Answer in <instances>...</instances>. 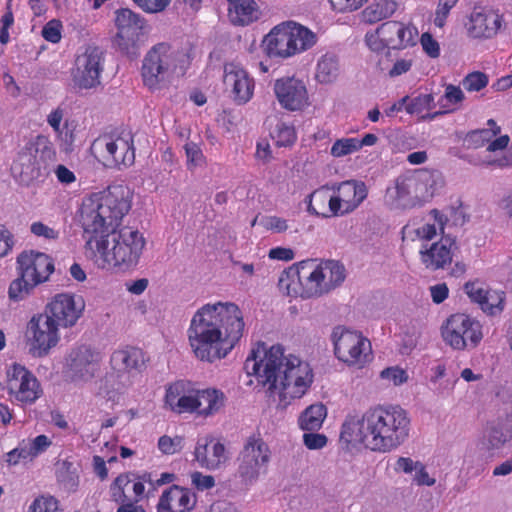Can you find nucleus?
Segmentation results:
<instances>
[{"instance_id": "f257e3e1", "label": "nucleus", "mask_w": 512, "mask_h": 512, "mask_svg": "<svg viewBox=\"0 0 512 512\" xmlns=\"http://www.w3.org/2000/svg\"><path fill=\"white\" fill-rule=\"evenodd\" d=\"M133 193L124 185L85 197L79 221L85 235V255L102 270L126 272L137 266L146 246L136 228L118 229L132 207Z\"/></svg>"}, {"instance_id": "f03ea898", "label": "nucleus", "mask_w": 512, "mask_h": 512, "mask_svg": "<svg viewBox=\"0 0 512 512\" xmlns=\"http://www.w3.org/2000/svg\"><path fill=\"white\" fill-rule=\"evenodd\" d=\"M240 307L231 301L208 302L192 315L186 335L193 356L205 363L226 358L243 337Z\"/></svg>"}, {"instance_id": "7ed1b4c3", "label": "nucleus", "mask_w": 512, "mask_h": 512, "mask_svg": "<svg viewBox=\"0 0 512 512\" xmlns=\"http://www.w3.org/2000/svg\"><path fill=\"white\" fill-rule=\"evenodd\" d=\"M244 369L258 385L276 392L283 408L302 398L314 379L309 363L294 354H285L280 344L258 342L246 358Z\"/></svg>"}, {"instance_id": "20e7f679", "label": "nucleus", "mask_w": 512, "mask_h": 512, "mask_svg": "<svg viewBox=\"0 0 512 512\" xmlns=\"http://www.w3.org/2000/svg\"><path fill=\"white\" fill-rule=\"evenodd\" d=\"M411 419L399 405H377L361 416H348L340 432L347 446H361L375 453L397 450L409 438Z\"/></svg>"}, {"instance_id": "39448f33", "label": "nucleus", "mask_w": 512, "mask_h": 512, "mask_svg": "<svg viewBox=\"0 0 512 512\" xmlns=\"http://www.w3.org/2000/svg\"><path fill=\"white\" fill-rule=\"evenodd\" d=\"M444 185L436 170H419L398 176L387 188L384 203L391 209H410L429 202Z\"/></svg>"}, {"instance_id": "423d86ee", "label": "nucleus", "mask_w": 512, "mask_h": 512, "mask_svg": "<svg viewBox=\"0 0 512 512\" xmlns=\"http://www.w3.org/2000/svg\"><path fill=\"white\" fill-rule=\"evenodd\" d=\"M164 403L174 413H191L208 418L224 408L226 396L219 389H200L191 381L178 380L166 387Z\"/></svg>"}, {"instance_id": "0eeeda50", "label": "nucleus", "mask_w": 512, "mask_h": 512, "mask_svg": "<svg viewBox=\"0 0 512 512\" xmlns=\"http://www.w3.org/2000/svg\"><path fill=\"white\" fill-rule=\"evenodd\" d=\"M189 63V55L184 50L176 49L167 43H158L143 58V83L150 91H159L175 77L183 76Z\"/></svg>"}, {"instance_id": "6e6552de", "label": "nucleus", "mask_w": 512, "mask_h": 512, "mask_svg": "<svg viewBox=\"0 0 512 512\" xmlns=\"http://www.w3.org/2000/svg\"><path fill=\"white\" fill-rule=\"evenodd\" d=\"M47 136L37 135L30 139L17 153L11 165V173L22 185H30L46 175L47 159L53 155Z\"/></svg>"}, {"instance_id": "1a4fd4ad", "label": "nucleus", "mask_w": 512, "mask_h": 512, "mask_svg": "<svg viewBox=\"0 0 512 512\" xmlns=\"http://www.w3.org/2000/svg\"><path fill=\"white\" fill-rule=\"evenodd\" d=\"M271 456L268 444L259 434L249 436L237 457V476L241 483L255 484L267 472Z\"/></svg>"}, {"instance_id": "9d476101", "label": "nucleus", "mask_w": 512, "mask_h": 512, "mask_svg": "<svg viewBox=\"0 0 512 512\" xmlns=\"http://www.w3.org/2000/svg\"><path fill=\"white\" fill-rule=\"evenodd\" d=\"M331 337L337 359L349 367L361 369L372 361L371 343L361 332L338 326Z\"/></svg>"}, {"instance_id": "9b49d317", "label": "nucleus", "mask_w": 512, "mask_h": 512, "mask_svg": "<svg viewBox=\"0 0 512 512\" xmlns=\"http://www.w3.org/2000/svg\"><path fill=\"white\" fill-rule=\"evenodd\" d=\"M440 331L445 344L458 351L477 347L484 336L480 321L465 313L450 315Z\"/></svg>"}, {"instance_id": "f8f14e48", "label": "nucleus", "mask_w": 512, "mask_h": 512, "mask_svg": "<svg viewBox=\"0 0 512 512\" xmlns=\"http://www.w3.org/2000/svg\"><path fill=\"white\" fill-rule=\"evenodd\" d=\"M92 151L107 167H128L135 160L133 137L129 131L98 137L92 144Z\"/></svg>"}, {"instance_id": "ddd939ff", "label": "nucleus", "mask_w": 512, "mask_h": 512, "mask_svg": "<svg viewBox=\"0 0 512 512\" xmlns=\"http://www.w3.org/2000/svg\"><path fill=\"white\" fill-rule=\"evenodd\" d=\"M5 386L10 401L20 407L33 405L43 394L37 377L19 363L7 366Z\"/></svg>"}, {"instance_id": "4468645a", "label": "nucleus", "mask_w": 512, "mask_h": 512, "mask_svg": "<svg viewBox=\"0 0 512 512\" xmlns=\"http://www.w3.org/2000/svg\"><path fill=\"white\" fill-rule=\"evenodd\" d=\"M115 26L117 32L114 44L125 54L135 55L146 28V21L139 14L128 8H122L115 12Z\"/></svg>"}, {"instance_id": "2eb2a0df", "label": "nucleus", "mask_w": 512, "mask_h": 512, "mask_svg": "<svg viewBox=\"0 0 512 512\" xmlns=\"http://www.w3.org/2000/svg\"><path fill=\"white\" fill-rule=\"evenodd\" d=\"M112 369L118 373L120 378L117 387H114L113 377L106 379V384L111 386L112 390L106 391V396L110 400H115L117 394H121L132 384L131 374L138 371L144 363V354L141 349L135 347H124L115 350L110 358Z\"/></svg>"}, {"instance_id": "dca6fc26", "label": "nucleus", "mask_w": 512, "mask_h": 512, "mask_svg": "<svg viewBox=\"0 0 512 512\" xmlns=\"http://www.w3.org/2000/svg\"><path fill=\"white\" fill-rule=\"evenodd\" d=\"M60 326L45 313L34 315L27 325L30 352L36 357H45L55 348L60 339Z\"/></svg>"}, {"instance_id": "f3484780", "label": "nucleus", "mask_w": 512, "mask_h": 512, "mask_svg": "<svg viewBox=\"0 0 512 512\" xmlns=\"http://www.w3.org/2000/svg\"><path fill=\"white\" fill-rule=\"evenodd\" d=\"M101 360L99 351L87 345L76 346L65 359V373L72 381H89L99 371Z\"/></svg>"}, {"instance_id": "a211bd4d", "label": "nucleus", "mask_w": 512, "mask_h": 512, "mask_svg": "<svg viewBox=\"0 0 512 512\" xmlns=\"http://www.w3.org/2000/svg\"><path fill=\"white\" fill-rule=\"evenodd\" d=\"M223 84L225 91L237 105H244L253 98L255 80L239 63L229 62L224 65Z\"/></svg>"}, {"instance_id": "6ab92c4d", "label": "nucleus", "mask_w": 512, "mask_h": 512, "mask_svg": "<svg viewBox=\"0 0 512 512\" xmlns=\"http://www.w3.org/2000/svg\"><path fill=\"white\" fill-rule=\"evenodd\" d=\"M274 95L280 106L288 111H303L309 106L305 82L296 76H283L274 81Z\"/></svg>"}, {"instance_id": "aec40b11", "label": "nucleus", "mask_w": 512, "mask_h": 512, "mask_svg": "<svg viewBox=\"0 0 512 512\" xmlns=\"http://www.w3.org/2000/svg\"><path fill=\"white\" fill-rule=\"evenodd\" d=\"M503 15L489 7H474L464 24L469 37L491 39L504 27Z\"/></svg>"}, {"instance_id": "412c9836", "label": "nucleus", "mask_w": 512, "mask_h": 512, "mask_svg": "<svg viewBox=\"0 0 512 512\" xmlns=\"http://www.w3.org/2000/svg\"><path fill=\"white\" fill-rule=\"evenodd\" d=\"M330 210L335 216L353 212L366 199L368 189L364 182L346 180L332 187Z\"/></svg>"}, {"instance_id": "4be33fe9", "label": "nucleus", "mask_w": 512, "mask_h": 512, "mask_svg": "<svg viewBox=\"0 0 512 512\" xmlns=\"http://www.w3.org/2000/svg\"><path fill=\"white\" fill-rule=\"evenodd\" d=\"M103 70L102 52L98 48L89 47L79 55L73 71V84L76 88L92 89L100 84Z\"/></svg>"}, {"instance_id": "5701e85b", "label": "nucleus", "mask_w": 512, "mask_h": 512, "mask_svg": "<svg viewBox=\"0 0 512 512\" xmlns=\"http://www.w3.org/2000/svg\"><path fill=\"white\" fill-rule=\"evenodd\" d=\"M146 485L149 486V490L154 487L151 473L121 474L111 484V497L114 501H124L127 500V497L141 501L146 498Z\"/></svg>"}, {"instance_id": "b1692460", "label": "nucleus", "mask_w": 512, "mask_h": 512, "mask_svg": "<svg viewBox=\"0 0 512 512\" xmlns=\"http://www.w3.org/2000/svg\"><path fill=\"white\" fill-rule=\"evenodd\" d=\"M193 455L200 468L210 471L222 468L229 460L225 445L210 435L198 437Z\"/></svg>"}, {"instance_id": "393cba45", "label": "nucleus", "mask_w": 512, "mask_h": 512, "mask_svg": "<svg viewBox=\"0 0 512 512\" xmlns=\"http://www.w3.org/2000/svg\"><path fill=\"white\" fill-rule=\"evenodd\" d=\"M84 309L83 302L68 293L57 294L44 312L60 327L67 328L76 324Z\"/></svg>"}, {"instance_id": "a878e982", "label": "nucleus", "mask_w": 512, "mask_h": 512, "mask_svg": "<svg viewBox=\"0 0 512 512\" xmlns=\"http://www.w3.org/2000/svg\"><path fill=\"white\" fill-rule=\"evenodd\" d=\"M18 272L34 282L36 285L41 284L49 279L54 271V263L52 258L42 252L25 251L17 258Z\"/></svg>"}, {"instance_id": "bb28decb", "label": "nucleus", "mask_w": 512, "mask_h": 512, "mask_svg": "<svg viewBox=\"0 0 512 512\" xmlns=\"http://www.w3.org/2000/svg\"><path fill=\"white\" fill-rule=\"evenodd\" d=\"M453 245V239L448 236H443L432 244H422L419 250L421 263L431 271L446 268L453 259Z\"/></svg>"}, {"instance_id": "cd10ccee", "label": "nucleus", "mask_w": 512, "mask_h": 512, "mask_svg": "<svg viewBox=\"0 0 512 512\" xmlns=\"http://www.w3.org/2000/svg\"><path fill=\"white\" fill-rule=\"evenodd\" d=\"M196 495L186 487L172 485L159 497L157 512H191L196 505Z\"/></svg>"}, {"instance_id": "c85d7f7f", "label": "nucleus", "mask_w": 512, "mask_h": 512, "mask_svg": "<svg viewBox=\"0 0 512 512\" xmlns=\"http://www.w3.org/2000/svg\"><path fill=\"white\" fill-rule=\"evenodd\" d=\"M263 51L270 58L288 59L294 56L287 21L274 26L262 41Z\"/></svg>"}, {"instance_id": "c756f323", "label": "nucleus", "mask_w": 512, "mask_h": 512, "mask_svg": "<svg viewBox=\"0 0 512 512\" xmlns=\"http://www.w3.org/2000/svg\"><path fill=\"white\" fill-rule=\"evenodd\" d=\"M381 31L390 49L404 50L416 45L419 37L417 27L412 23L387 21L381 24Z\"/></svg>"}, {"instance_id": "7c9ffc66", "label": "nucleus", "mask_w": 512, "mask_h": 512, "mask_svg": "<svg viewBox=\"0 0 512 512\" xmlns=\"http://www.w3.org/2000/svg\"><path fill=\"white\" fill-rule=\"evenodd\" d=\"M228 19L234 26L245 27L259 21L263 11L256 0H227Z\"/></svg>"}, {"instance_id": "2f4dec72", "label": "nucleus", "mask_w": 512, "mask_h": 512, "mask_svg": "<svg viewBox=\"0 0 512 512\" xmlns=\"http://www.w3.org/2000/svg\"><path fill=\"white\" fill-rule=\"evenodd\" d=\"M501 131V128L493 119L488 120L487 127L472 131L467 136V142L475 147L488 144L487 151L497 152L504 150L509 144V137L502 135L495 138Z\"/></svg>"}, {"instance_id": "473e14b6", "label": "nucleus", "mask_w": 512, "mask_h": 512, "mask_svg": "<svg viewBox=\"0 0 512 512\" xmlns=\"http://www.w3.org/2000/svg\"><path fill=\"white\" fill-rule=\"evenodd\" d=\"M511 439V432L501 423L490 424L482 431L477 447L492 456Z\"/></svg>"}, {"instance_id": "72a5a7b5", "label": "nucleus", "mask_w": 512, "mask_h": 512, "mask_svg": "<svg viewBox=\"0 0 512 512\" xmlns=\"http://www.w3.org/2000/svg\"><path fill=\"white\" fill-rule=\"evenodd\" d=\"M302 272V261L283 271L278 281L280 291L290 297L305 298V288Z\"/></svg>"}, {"instance_id": "f704fd0d", "label": "nucleus", "mask_w": 512, "mask_h": 512, "mask_svg": "<svg viewBox=\"0 0 512 512\" xmlns=\"http://www.w3.org/2000/svg\"><path fill=\"white\" fill-rule=\"evenodd\" d=\"M447 222L448 218L443 212L433 209L429 212L426 221L413 230L415 237H411V239L414 240L416 238L428 242L438 235L443 236Z\"/></svg>"}, {"instance_id": "c9c22d12", "label": "nucleus", "mask_w": 512, "mask_h": 512, "mask_svg": "<svg viewBox=\"0 0 512 512\" xmlns=\"http://www.w3.org/2000/svg\"><path fill=\"white\" fill-rule=\"evenodd\" d=\"M289 34L294 49V56L313 48L318 42V35L308 27L295 21H287Z\"/></svg>"}, {"instance_id": "e433bc0d", "label": "nucleus", "mask_w": 512, "mask_h": 512, "mask_svg": "<svg viewBox=\"0 0 512 512\" xmlns=\"http://www.w3.org/2000/svg\"><path fill=\"white\" fill-rule=\"evenodd\" d=\"M340 75L338 57L332 52L321 55L315 66V80L320 84H331Z\"/></svg>"}, {"instance_id": "4c0bfd02", "label": "nucleus", "mask_w": 512, "mask_h": 512, "mask_svg": "<svg viewBox=\"0 0 512 512\" xmlns=\"http://www.w3.org/2000/svg\"><path fill=\"white\" fill-rule=\"evenodd\" d=\"M305 202L307 204L308 213L312 215L322 218L335 216L330 210L332 194H329L328 189L325 186L314 190L306 197Z\"/></svg>"}, {"instance_id": "58836bf2", "label": "nucleus", "mask_w": 512, "mask_h": 512, "mask_svg": "<svg viewBox=\"0 0 512 512\" xmlns=\"http://www.w3.org/2000/svg\"><path fill=\"white\" fill-rule=\"evenodd\" d=\"M327 417V408L322 403L309 405L298 417V426L303 431H318Z\"/></svg>"}, {"instance_id": "ea45409f", "label": "nucleus", "mask_w": 512, "mask_h": 512, "mask_svg": "<svg viewBox=\"0 0 512 512\" xmlns=\"http://www.w3.org/2000/svg\"><path fill=\"white\" fill-rule=\"evenodd\" d=\"M397 6L394 0H374L362 11L363 21L373 24L387 19L395 13Z\"/></svg>"}, {"instance_id": "a19ab883", "label": "nucleus", "mask_w": 512, "mask_h": 512, "mask_svg": "<svg viewBox=\"0 0 512 512\" xmlns=\"http://www.w3.org/2000/svg\"><path fill=\"white\" fill-rule=\"evenodd\" d=\"M465 99L464 92L459 86L448 84L445 87L444 94L439 98L437 105L439 110L434 112L431 118L438 115L450 113L458 110Z\"/></svg>"}, {"instance_id": "79ce46f5", "label": "nucleus", "mask_w": 512, "mask_h": 512, "mask_svg": "<svg viewBox=\"0 0 512 512\" xmlns=\"http://www.w3.org/2000/svg\"><path fill=\"white\" fill-rule=\"evenodd\" d=\"M302 265V278L304 280L305 298L322 296V288L317 274L316 261L311 259L304 260L302 261Z\"/></svg>"}, {"instance_id": "37998d69", "label": "nucleus", "mask_w": 512, "mask_h": 512, "mask_svg": "<svg viewBox=\"0 0 512 512\" xmlns=\"http://www.w3.org/2000/svg\"><path fill=\"white\" fill-rule=\"evenodd\" d=\"M58 482L68 491H74L79 484L78 468L69 459L61 460L56 465Z\"/></svg>"}, {"instance_id": "c03bdc74", "label": "nucleus", "mask_w": 512, "mask_h": 512, "mask_svg": "<svg viewBox=\"0 0 512 512\" xmlns=\"http://www.w3.org/2000/svg\"><path fill=\"white\" fill-rule=\"evenodd\" d=\"M435 99L432 94H419L418 96L408 100L406 112L408 114L420 115L423 119L432 120L433 113H429L436 107Z\"/></svg>"}, {"instance_id": "a18cd8bd", "label": "nucleus", "mask_w": 512, "mask_h": 512, "mask_svg": "<svg viewBox=\"0 0 512 512\" xmlns=\"http://www.w3.org/2000/svg\"><path fill=\"white\" fill-rule=\"evenodd\" d=\"M319 265H323V278L329 293L344 281L345 269L337 261H323Z\"/></svg>"}, {"instance_id": "49530a36", "label": "nucleus", "mask_w": 512, "mask_h": 512, "mask_svg": "<svg viewBox=\"0 0 512 512\" xmlns=\"http://www.w3.org/2000/svg\"><path fill=\"white\" fill-rule=\"evenodd\" d=\"M379 380L385 387H399L408 382L409 374L399 365L389 366L379 373Z\"/></svg>"}, {"instance_id": "de8ad7c7", "label": "nucleus", "mask_w": 512, "mask_h": 512, "mask_svg": "<svg viewBox=\"0 0 512 512\" xmlns=\"http://www.w3.org/2000/svg\"><path fill=\"white\" fill-rule=\"evenodd\" d=\"M37 285L23 276V273L18 272V277L15 278L9 285L8 297L13 302L24 300Z\"/></svg>"}, {"instance_id": "09e8293b", "label": "nucleus", "mask_w": 512, "mask_h": 512, "mask_svg": "<svg viewBox=\"0 0 512 512\" xmlns=\"http://www.w3.org/2000/svg\"><path fill=\"white\" fill-rule=\"evenodd\" d=\"M481 310L489 315L500 314L504 309V293L497 290H487L483 301L479 304Z\"/></svg>"}, {"instance_id": "8fccbe9b", "label": "nucleus", "mask_w": 512, "mask_h": 512, "mask_svg": "<svg viewBox=\"0 0 512 512\" xmlns=\"http://www.w3.org/2000/svg\"><path fill=\"white\" fill-rule=\"evenodd\" d=\"M258 221L259 225L273 234H282L289 230V220L279 215H264L260 219L255 218L252 226Z\"/></svg>"}, {"instance_id": "3c124183", "label": "nucleus", "mask_w": 512, "mask_h": 512, "mask_svg": "<svg viewBox=\"0 0 512 512\" xmlns=\"http://www.w3.org/2000/svg\"><path fill=\"white\" fill-rule=\"evenodd\" d=\"M21 442L25 448L26 457H28L30 461L44 453L52 444L51 439L46 435L23 439Z\"/></svg>"}, {"instance_id": "603ef678", "label": "nucleus", "mask_w": 512, "mask_h": 512, "mask_svg": "<svg viewBox=\"0 0 512 512\" xmlns=\"http://www.w3.org/2000/svg\"><path fill=\"white\" fill-rule=\"evenodd\" d=\"M277 146L286 147L292 145L297 138L293 125L279 121L271 132Z\"/></svg>"}, {"instance_id": "864d4df0", "label": "nucleus", "mask_w": 512, "mask_h": 512, "mask_svg": "<svg viewBox=\"0 0 512 512\" xmlns=\"http://www.w3.org/2000/svg\"><path fill=\"white\" fill-rule=\"evenodd\" d=\"M30 233L39 239H43L47 242H54L60 238V229H58L55 225L50 226L43 221H33L30 224Z\"/></svg>"}, {"instance_id": "5fc2aeb1", "label": "nucleus", "mask_w": 512, "mask_h": 512, "mask_svg": "<svg viewBox=\"0 0 512 512\" xmlns=\"http://www.w3.org/2000/svg\"><path fill=\"white\" fill-rule=\"evenodd\" d=\"M359 151L358 138L344 137L337 139L331 146L330 154L335 158H341Z\"/></svg>"}, {"instance_id": "6e6d98bb", "label": "nucleus", "mask_w": 512, "mask_h": 512, "mask_svg": "<svg viewBox=\"0 0 512 512\" xmlns=\"http://www.w3.org/2000/svg\"><path fill=\"white\" fill-rule=\"evenodd\" d=\"M54 132L55 139L62 151L68 152L74 142V130L70 127L68 120L58 126L51 127Z\"/></svg>"}, {"instance_id": "4d7b16f0", "label": "nucleus", "mask_w": 512, "mask_h": 512, "mask_svg": "<svg viewBox=\"0 0 512 512\" xmlns=\"http://www.w3.org/2000/svg\"><path fill=\"white\" fill-rule=\"evenodd\" d=\"M381 25L374 30H370L365 34V43L370 51L380 54L390 48L388 42L385 40Z\"/></svg>"}, {"instance_id": "13d9d810", "label": "nucleus", "mask_w": 512, "mask_h": 512, "mask_svg": "<svg viewBox=\"0 0 512 512\" xmlns=\"http://www.w3.org/2000/svg\"><path fill=\"white\" fill-rule=\"evenodd\" d=\"M184 150L186 154L188 169L191 170L204 164L205 156L201 147L197 143L191 141L187 142L184 145Z\"/></svg>"}, {"instance_id": "bf43d9fd", "label": "nucleus", "mask_w": 512, "mask_h": 512, "mask_svg": "<svg viewBox=\"0 0 512 512\" xmlns=\"http://www.w3.org/2000/svg\"><path fill=\"white\" fill-rule=\"evenodd\" d=\"M28 512H61V510L56 498L52 496H41L32 502Z\"/></svg>"}, {"instance_id": "052dcab7", "label": "nucleus", "mask_w": 512, "mask_h": 512, "mask_svg": "<svg viewBox=\"0 0 512 512\" xmlns=\"http://www.w3.org/2000/svg\"><path fill=\"white\" fill-rule=\"evenodd\" d=\"M183 448V438L181 436L170 437L163 435L158 440V449L165 455H173Z\"/></svg>"}, {"instance_id": "680f3d73", "label": "nucleus", "mask_w": 512, "mask_h": 512, "mask_svg": "<svg viewBox=\"0 0 512 512\" xmlns=\"http://www.w3.org/2000/svg\"><path fill=\"white\" fill-rule=\"evenodd\" d=\"M423 52L431 59L440 57L441 48L439 42L429 33H423L419 38Z\"/></svg>"}, {"instance_id": "e2e57ef3", "label": "nucleus", "mask_w": 512, "mask_h": 512, "mask_svg": "<svg viewBox=\"0 0 512 512\" xmlns=\"http://www.w3.org/2000/svg\"><path fill=\"white\" fill-rule=\"evenodd\" d=\"M462 84L467 91L477 92L487 86L488 78L484 73L473 72L463 79Z\"/></svg>"}, {"instance_id": "0e129e2a", "label": "nucleus", "mask_w": 512, "mask_h": 512, "mask_svg": "<svg viewBox=\"0 0 512 512\" xmlns=\"http://www.w3.org/2000/svg\"><path fill=\"white\" fill-rule=\"evenodd\" d=\"M43 38L51 43H58L62 37V24L57 19L47 22L42 29Z\"/></svg>"}, {"instance_id": "69168bd1", "label": "nucleus", "mask_w": 512, "mask_h": 512, "mask_svg": "<svg viewBox=\"0 0 512 512\" xmlns=\"http://www.w3.org/2000/svg\"><path fill=\"white\" fill-rule=\"evenodd\" d=\"M464 292L469 297V299L477 303L478 305L483 301L485 293L488 289H486L485 285L480 281H470L464 285Z\"/></svg>"}, {"instance_id": "338daca9", "label": "nucleus", "mask_w": 512, "mask_h": 512, "mask_svg": "<svg viewBox=\"0 0 512 512\" xmlns=\"http://www.w3.org/2000/svg\"><path fill=\"white\" fill-rule=\"evenodd\" d=\"M302 441L305 447L309 450L323 449L327 443L328 438L321 433H313V431H306L302 436Z\"/></svg>"}, {"instance_id": "774afa93", "label": "nucleus", "mask_w": 512, "mask_h": 512, "mask_svg": "<svg viewBox=\"0 0 512 512\" xmlns=\"http://www.w3.org/2000/svg\"><path fill=\"white\" fill-rule=\"evenodd\" d=\"M413 482L418 486H433L436 483L434 476L430 475L424 463L420 462L413 473Z\"/></svg>"}]
</instances>
